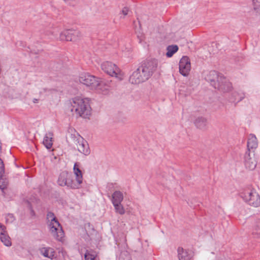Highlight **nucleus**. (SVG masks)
I'll return each instance as SVG.
<instances>
[{"label":"nucleus","mask_w":260,"mask_h":260,"mask_svg":"<svg viewBox=\"0 0 260 260\" xmlns=\"http://www.w3.org/2000/svg\"><path fill=\"white\" fill-rule=\"evenodd\" d=\"M205 79L218 90L226 92L232 88V84L223 76L215 71H211L207 75Z\"/></svg>","instance_id":"obj_1"},{"label":"nucleus","mask_w":260,"mask_h":260,"mask_svg":"<svg viewBox=\"0 0 260 260\" xmlns=\"http://www.w3.org/2000/svg\"><path fill=\"white\" fill-rule=\"evenodd\" d=\"M71 111L77 117L88 118L91 114V108L88 102L80 97H75L70 101Z\"/></svg>","instance_id":"obj_2"},{"label":"nucleus","mask_w":260,"mask_h":260,"mask_svg":"<svg viewBox=\"0 0 260 260\" xmlns=\"http://www.w3.org/2000/svg\"><path fill=\"white\" fill-rule=\"evenodd\" d=\"M79 82L87 86H89L91 89H100L102 81L98 78L88 73L82 74L79 78Z\"/></svg>","instance_id":"obj_3"},{"label":"nucleus","mask_w":260,"mask_h":260,"mask_svg":"<svg viewBox=\"0 0 260 260\" xmlns=\"http://www.w3.org/2000/svg\"><path fill=\"white\" fill-rule=\"evenodd\" d=\"M241 197L248 205L254 207L260 206V196L254 190H246L241 194Z\"/></svg>","instance_id":"obj_4"},{"label":"nucleus","mask_w":260,"mask_h":260,"mask_svg":"<svg viewBox=\"0 0 260 260\" xmlns=\"http://www.w3.org/2000/svg\"><path fill=\"white\" fill-rule=\"evenodd\" d=\"M148 79V75L139 66L129 76V81L133 84H139L147 81Z\"/></svg>","instance_id":"obj_5"},{"label":"nucleus","mask_w":260,"mask_h":260,"mask_svg":"<svg viewBox=\"0 0 260 260\" xmlns=\"http://www.w3.org/2000/svg\"><path fill=\"white\" fill-rule=\"evenodd\" d=\"M139 66L146 73L149 79L156 70L157 60L155 59H147L141 62Z\"/></svg>","instance_id":"obj_6"},{"label":"nucleus","mask_w":260,"mask_h":260,"mask_svg":"<svg viewBox=\"0 0 260 260\" xmlns=\"http://www.w3.org/2000/svg\"><path fill=\"white\" fill-rule=\"evenodd\" d=\"M56 222H49L48 226L49 232L53 238L58 241H62L64 237V232L62 228L58 221Z\"/></svg>","instance_id":"obj_7"},{"label":"nucleus","mask_w":260,"mask_h":260,"mask_svg":"<svg viewBox=\"0 0 260 260\" xmlns=\"http://www.w3.org/2000/svg\"><path fill=\"white\" fill-rule=\"evenodd\" d=\"M82 138L75 129L69 128L66 136V141L69 146L76 149V146Z\"/></svg>","instance_id":"obj_8"},{"label":"nucleus","mask_w":260,"mask_h":260,"mask_svg":"<svg viewBox=\"0 0 260 260\" xmlns=\"http://www.w3.org/2000/svg\"><path fill=\"white\" fill-rule=\"evenodd\" d=\"M82 138L75 129L69 128L66 136V141L69 146L76 149V146Z\"/></svg>","instance_id":"obj_9"},{"label":"nucleus","mask_w":260,"mask_h":260,"mask_svg":"<svg viewBox=\"0 0 260 260\" xmlns=\"http://www.w3.org/2000/svg\"><path fill=\"white\" fill-rule=\"evenodd\" d=\"M101 68L108 75L112 77H118L119 70L115 64L110 61H105L101 64Z\"/></svg>","instance_id":"obj_10"},{"label":"nucleus","mask_w":260,"mask_h":260,"mask_svg":"<svg viewBox=\"0 0 260 260\" xmlns=\"http://www.w3.org/2000/svg\"><path fill=\"white\" fill-rule=\"evenodd\" d=\"M80 32L78 30L69 29L62 32L60 35L61 40L67 41H75L81 37Z\"/></svg>","instance_id":"obj_11"},{"label":"nucleus","mask_w":260,"mask_h":260,"mask_svg":"<svg viewBox=\"0 0 260 260\" xmlns=\"http://www.w3.org/2000/svg\"><path fill=\"white\" fill-rule=\"evenodd\" d=\"M179 66L180 73L183 76H187L191 68L189 57L187 56H183L180 60Z\"/></svg>","instance_id":"obj_12"},{"label":"nucleus","mask_w":260,"mask_h":260,"mask_svg":"<svg viewBox=\"0 0 260 260\" xmlns=\"http://www.w3.org/2000/svg\"><path fill=\"white\" fill-rule=\"evenodd\" d=\"M76 149L80 153L86 156L88 155L90 153L88 143L83 137L82 139H80V141L76 146Z\"/></svg>","instance_id":"obj_13"},{"label":"nucleus","mask_w":260,"mask_h":260,"mask_svg":"<svg viewBox=\"0 0 260 260\" xmlns=\"http://www.w3.org/2000/svg\"><path fill=\"white\" fill-rule=\"evenodd\" d=\"M258 143L257 138L253 134H250L248 139L247 143V150L249 151L254 152L255 149L257 147Z\"/></svg>","instance_id":"obj_14"},{"label":"nucleus","mask_w":260,"mask_h":260,"mask_svg":"<svg viewBox=\"0 0 260 260\" xmlns=\"http://www.w3.org/2000/svg\"><path fill=\"white\" fill-rule=\"evenodd\" d=\"M39 251L41 254L44 257L52 259L55 257V251L51 247H42L40 248Z\"/></svg>","instance_id":"obj_15"},{"label":"nucleus","mask_w":260,"mask_h":260,"mask_svg":"<svg viewBox=\"0 0 260 260\" xmlns=\"http://www.w3.org/2000/svg\"><path fill=\"white\" fill-rule=\"evenodd\" d=\"M250 151L248 150L244 155V162L246 167L250 170H253L256 167V163L250 157Z\"/></svg>","instance_id":"obj_16"},{"label":"nucleus","mask_w":260,"mask_h":260,"mask_svg":"<svg viewBox=\"0 0 260 260\" xmlns=\"http://www.w3.org/2000/svg\"><path fill=\"white\" fill-rule=\"evenodd\" d=\"M196 126L200 129L205 130L207 127V119L204 117H198L194 121Z\"/></svg>","instance_id":"obj_17"},{"label":"nucleus","mask_w":260,"mask_h":260,"mask_svg":"<svg viewBox=\"0 0 260 260\" xmlns=\"http://www.w3.org/2000/svg\"><path fill=\"white\" fill-rule=\"evenodd\" d=\"M73 171L76 176V180L81 184L83 182V175L82 171L79 168V164L78 162L75 163Z\"/></svg>","instance_id":"obj_18"},{"label":"nucleus","mask_w":260,"mask_h":260,"mask_svg":"<svg viewBox=\"0 0 260 260\" xmlns=\"http://www.w3.org/2000/svg\"><path fill=\"white\" fill-rule=\"evenodd\" d=\"M66 186L70 188L75 189L80 188L81 187V184L78 183L76 180L75 181L73 179L72 174H70Z\"/></svg>","instance_id":"obj_19"},{"label":"nucleus","mask_w":260,"mask_h":260,"mask_svg":"<svg viewBox=\"0 0 260 260\" xmlns=\"http://www.w3.org/2000/svg\"><path fill=\"white\" fill-rule=\"evenodd\" d=\"M178 257L179 260H190L191 258L190 255L188 251L184 249L182 247H179L177 249Z\"/></svg>","instance_id":"obj_20"},{"label":"nucleus","mask_w":260,"mask_h":260,"mask_svg":"<svg viewBox=\"0 0 260 260\" xmlns=\"http://www.w3.org/2000/svg\"><path fill=\"white\" fill-rule=\"evenodd\" d=\"M123 200V195L122 192L119 190L115 191L112 195V204L121 203Z\"/></svg>","instance_id":"obj_21"},{"label":"nucleus","mask_w":260,"mask_h":260,"mask_svg":"<svg viewBox=\"0 0 260 260\" xmlns=\"http://www.w3.org/2000/svg\"><path fill=\"white\" fill-rule=\"evenodd\" d=\"M52 136L53 133L51 132H49L44 137L43 140V144L48 149H50L52 146Z\"/></svg>","instance_id":"obj_22"},{"label":"nucleus","mask_w":260,"mask_h":260,"mask_svg":"<svg viewBox=\"0 0 260 260\" xmlns=\"http://www.w3.org/2000/svg\"><path fill=\"white\" fill-rule=\"evenodd\" d=\"M70 173L67 171L61 172L58 179V183L60 186H66Z\"/></svg>","instance_id":"obj_23"},{"label":"nucleus","mask_w":260,"mask_h":260,"mask_svg":"<svg viewBox=\"0 0 260 260\" xmlns=\"http://www.w3.org/2000/svg\"><path fill=\"white\" fill-rule=\"evenodd\" d=\"M244 98V94L243 93L240 94L239 93L237 92H234L232 93L231 96L229 98V101L231 103H235L236 101V103L240 102Z\"/></svg>","instance_id":"obj_24"},{"label":"nucleus","mask_w":260,"mask_h":260,"mask_svg":"<svg viewBox=\"0 0 260 260\" xmlns=\"http://www.w3.org/2000/svg\"><path fill=\"white\" fill-rule=\"evenodd\" d=\"M85 260H100L95 251L87 250L84 254Z\"/></svg>","instance_id":"obj_25"},{"label":"nucleus","mask_w":260,"mask_h":260,"mask_svg":"<svg viewBox=\"0 0 260 260\" xmlns=\"http://www.w3.org/2000/svg\"><path fill=\"white\" fill-rule=\"evenodd\" d=\"M178 49L179 48L176 45L168 46L167 48L166 56L168 57H171L178 50Z\"/></svg>","instance_id":"obj_26"},{"label":"nucleus","mask_w":260,"mask_h":260,"mask_svg":"<svg viewBox=\"0 0 260 260\" xmlns=\"http://www.w3.org/2000/svg\"><path fill=\"white\" fill-rule=\"evenodd\" d=\"M8 185V180L5 177V174L0 176V188L4 192V190L7 188Z\"/></svg>","instance_id":"obj_27"},{"label":"nucleus","mask_w":260,"mask_h":260,"mask_svg":"<svg viewBox=\"0 0 260 260\" xmlns=\"http://www.w3.org/2000/svg\"><path fill=\"white\" fill-rule=\"evenodd\" d=\"M0 239L1 241L4 243L5 245L6 246H10L12 245V243L11 241L10 237L7 234H5L3 236H0Z\"/></svg>","instance_id":"obj_28"},{"label":"nucleus","mask_w":260,"mask_h":260,"mask_svg":"<svg viewBox=\"0 0 260 260\" xmlns=\"http://www.w3.org/2000/svg\"><path fill=\"white\" fill-rule=\"evenodd\" d=\"M116 213L123 215L125 213V210L121 203L113 204Z\"/></svg>","instance_id":"obj_29"},{"label":"nucleus","mask_w":260,"mask_h":260,"mask_svg":"<svg viewBox=\"0 0 260 260\" xmlns=\"http://www.w3.org/2000/svg\"><path fill=\"white\" fill-rule=\"evenodd\" d=\"M118 260H132L129 253L127 251H121Z\"/></svg>","instance_id":"obj_30"},{"label":"nucleus","mask_w":260,"mask_h":260,"mask_svg":"<svg viewBox=\"0 0 260 260\" xmlns=\"http://www.w3.org/2000/svg\"><path fill=\"white\" fill-rule=\"evenodd\" d=\"M47 220H48V223L53 222H56V221H58L54 214L51 211L48 212L47 214ZM55 224H56V223H55Z\"/></svg>","instance_id":"obj_31"},{"label":"nucleus","mask_w":260,"mask_h":260,"mask_svg":"<svg viewBox=\"0 0 260 260\" xmlns=\"http://www.w3.org/2000/svg\"><path fill=\"white\" fill-rule=\"evenodd\" d=\"M252 6L255 13L260 15V0H252Z\"/></svg>","instance_id":"obj_32"},{"label":"nucleus","mask_w":260,"mask_h":260,"mask_svg":"<svg viewBox=\"0 0 260 260\" xmlns=\"http://www.w3.org/2000/svg\"><path fill=\"white\" fill-rule=\"evenodd\" d=\"M26 206L30 210V215L31 216H35L36 214L35 211L32 209L31 203L28 201H26Z\"/></svg>","instance_id":"obj_33"},{"label":"nucleus","mask_w":260,"mask_h":260,"mask_svg":"<svg viewBox=\"0 0 260 260\" xmlns=\"http://www.w3.org/2000/svg\"><path fill=\"white\" fill-rule=\"evenodd\" d=\"M5 234H7L6 227L2 223H0V236Z\"/></svg>","instance_id":"obj_34"},{"label":"nucleus","mask_w":260,"mask_h":260,"mask_svg":"<svg viewBox=\"0 0 260 260\" xmlns=\"http://www.w3.org/2000/svg\"><path fill=\"white\" fill-rule=\"evenodd\" d=\"M5 174V165L2 159L0 158V176Z\"/></svg>","instance_id":"obj_35"},{"label":"nucleus","mask_w":260,"mask_h":260,"mask_svg":"<svg viewBox=\"0 0 260 260\" xmlns=\"http://www.w3.org/2000/svg\"><path fill=\"white\" fill-rule=\"evenodd\" d=\"M52 91H56V90L53 88H44L42 89V90L40 91V93H46V92H49L52 93Z\"/></svg>","instance_id":"obj_36"},{"label":"nucleus","mask_w":260,"mask_h":260,"mask_svg":"<svg viewBox=\"0 0 260 260\" xmlns=\"http://www.w3.org/2000/svg\"><path fill=\"white\" fill-rule=\"evenodd\" d=\"M128 12V9L127 7H124L121 11V13L124 16H126Z\"/></svg>","instance_id":"obj_37"},{"label":"nucleus","mask_w":260,"mask_h":260,"mask_svg":"<svg viewBox=\"0 0 260 260\" xmlns=\"http://www.w3.org/2000/svg\"><path fill=\"white\" fill-rule=\"evenodd\" d=\"M38 99H34L33 100V102H34V103H38Z\"/></svg>","instance_id":"obj_38"},{"label":"nucleus","mask_w":260,"mask_h":260,"mask_svg":"<svg viewBox=\"0 0 260 260\" xmlns=\"http://www.w3.org/2000/svg\"><path fill=\"white\" fill-rule=\"evenodd\" d=\"M9 216H10V217H11V218H13V215H12V214H9Z\"/></svg>","instance_id":"obj_39"},{"label":"nucleus","mask_w":260,"mask_h":260,"mask_svg":"<svg viewBox=\"0 0 260 260\" xmlns=\"http://www.w3.org/2000/svg\"><path fill=\"white\" fill-rule=\"evenodd\" d=\"M63 1L64 2H66H66H68L69 0H63Z\"/></svg>","instance_id":"obj_40"}]
</instances>
